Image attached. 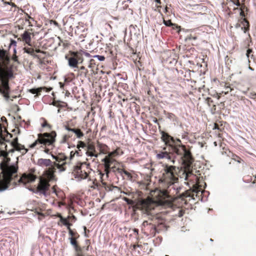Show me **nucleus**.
<instances>
[{"instance_id":"f257e3e1","label":"nucleus","mask_w":256,"mask_h":256,"mask_svg":"<svg viewBox=\"0 0 256 256\" xmlns=\"http://www.w3.org/2000/svg\"><path fill=\"white\" fill-rule=\"evenodd\" d=\"M162 166V176L159 182L160 186L164 189L156 190L153 200L148 198L142 200L140 204L142 209L148 212L154 209L155 204L170 206L174 198H180L184 200L185 198L190 197L194 199V196L200 197L202 196V190L198 184H194L192 189L179 194L181 188H176L175 185L178 180V168L168 164H164Z\"/></svg>"},{"instance_id":"f03ea898","label":"nucleus","mask_w":256,"mask_h":256,"mask_svg":"<svg viewBox=\"0 0 256 256\" xmlns=\"http://www.w3.org/2000/svg\"><path fill=\"white\" fill-rule=\"evenodd\" d=\"M161 134V138L168 147L169 152L166 151V147H164L162 150L159 151L156 154V158L159 160L164 158L170 160L174 164V160H172L171 154H176L181 156L185 170H190L194 162V158L190 150L182 144L180 140H174L173 137L164 131H162Z\"/></svg>"},{"instance_id":"7ed1b4c3","label":"nucleus","mask_w":256,"mask_h":256,"mask_svg":"<svg viewBox=\"0 0 256 256\" xmlns=\"http://www.w3.org/2000/svg\"><path fill=\"white\" fill-rule=\"evenodd\" d=\"M10 60L7 51L0 48V94L6 101L10 98L9 80L14 77V66H8Z\"/></svg>"},{"instance_id":"20e7f679","label":"nucleus","mask_w":256,"mask_h":256,"mask_svg":"<svg viewBox=\"0 0 256 256\" xmlns=\"http://www.w3.org/2000/svg\"><path fill=\"white\" fill-rule=\"evenodd\" d=\"M123 152L122 148L120 147H117L116 149L112 152L108 151L107 155L102 160L103 165L104 166V174H102L100 171L99 172L101 182L103 186L104 187L106 190H111L110 186L108 185L106 182H104L105 176L106 178L108 177V174L110 172H114L116 170V164L118 163L116 160V158L123 154Z\"/></svg>"},{"instance_id":"39448f33","label":"nucleus","mask_w":256,"mask_h":256,"mask_svg":"<svg viewBox=\"0 0 256 256\" xmlns=\"http://www.w3.org/2000/svg\"><path fill=\"white\" fill-rule=\"evenodd\" d=\"M56 136V132L54 130L50 132L40 133L38 134L37 139L29 146V148H36L47 154H50L55 147Z\"/></svg>"},{"instance_id":"423d86ee","label":"nucleus","mask_w":256,"mask_h":256,"mask_svg":"<svg viewBox=\"0 0 256 256\" xmlns=\"http://www.w3.org/2000/svg\"><path fill=\"white\" fill-rule=\"evenodd\" d=\"M2 176L0 174V192L7 189L13 176H16L18 166L16 165L7 166L6 164L1 165Z\"/></svg>"},{"instance_id":"0eeeda50","label":"nucleus","mask_w":256,"mask_h":256,"mask_svg":"<svg viewBox=\"0 0 256 256\" xmlns=\"http://www.w3.org/2000/svg\"><path fill=\"white\" fill-rule=\"evenodd\" d=\"M92 170V169L89 162H78L73 167L72 174L74 178L78 180L86 178L91 180L89 175Z\"/></svg>"},{"instance_id":"6e6552de","label":"nucleus","mask_w":256,"mask_h":256,"mask_svg":"<svg viewBox=\"0 0 256 256\" xmlns=\"http://www.w3.org/2000/svg\"><path fill=\"white\" fill-rule=\"evenodd\" d=\"M65 58L72 68H78V64H82L84 60L82 54L80 52L70 51L68 54L66 55Z\"/></svg>"},{"instance_id":"1a4fd4ad","label":"nucleus","mask_w":256,"mask_h":256,"mask_svg":"<svg viewBox=\"0 0 256 256\" xmlns=\"http://www.w3.org/2000/svg\"><path fill=\"white\" fill-rule=\"evenodd\" d=\"M56 162H53L54 166L56 167L60 172H62L66 170L67 166L69 164L66 162L67 156L62 153L58 154L56 156H53Z\"/></svg>"},{"instance_id":"9d476101","label":"nucleus","mask_w":256,"mask_h":256,"mask_svg":"<svg viewBox=\"0 0 256 256\" xmlns=\"http://www.w3.org/2000/svg\"><path fill=\"white\" fill-rule=\"evenodd\" d=\"M50 182L46 178H40L38 186L36 188V192L44 195H46V192L49 190L50 184Z\"/></svg>"},{"instance_id":"9b49d317","label":"nucleus","mask_w":256,"mask_h":256,"mask_svg":"<svg viewBox=\"0 0 256 256\" xmlns=\"http://www.w3.org/2000/svg\"><path fill=\"white\" fill-rule=\"evenodd\" d=\"M54 166V165L52 164L51 166L48 167V168L44 170L43 176L42 177V178H46L48 182L56 180L54 173L57 168Z\"/></svg>"},{"instance_id":"f8f14e48","label":"nucleus","mask_w":256,"mask_h":256,"mask_svg":"<svg viewBox=\"0 0 256 256\" xmlns=\"http://www.w3.org/2000/svg\"><path fill=\"white\" fill-rule=\"evenodd\" d=\"M96 144H95L93 142H88L86 148V154L88 156L94 157L97 158L99 154L96 150Z\"/></svg>"},{"instance_id":"ddd939ff","label":"nucleus","mask_w":256,"mask_h":256,"mask_svg":"<svg viewBox=\"0 0 256 256\" xmlns=\"http://www.w3.org/2000/svg\"><path fill=\"white\" fill-rule=\"evenodd\" d=\"M32 34L28 30H24L19 37L18 35H16L15 36V38H17L18 41L23 42L24 44H26L29 46H32Z\"/></svg>"},{"instance_id":"4468645a","label":"nucleus","mask_w":256,"mask_h":256,"mask_svg":"<svg viewBox=\"0 0 256 256\" xmlns=\"http://www.w3.org/2000/svg\"><path fill=\"white\" fill-rule=\"evenodd\" d=\"M144 232L147 235L154 236L156 233V227L154 224H148L147 221L143 222Z\"/></svg>"},{"instance_id":"2eb2a0df","label":"nucleus","mask_w":256,"mask_h":256,"mask_svg":"<svg viewBox=\"0 0 256 256\" xmlns=\"http://www.w3.org/2000/svg\"><path fill=\"white\" fill-rule=\"evenodd\" d=\"M36 176L32 174H24L19 180V182L24 184L34 182L36 179Z\"/></svg>"},{"instance_id":"dca6fc26","label":"nucleus","mask_w":256,"mask_h":256,"mask_svg":"<svg viewBox=\"0 0 256 256\" xmlns=\"http://www.w3.org/2000/svg\"><path fill=\"white\" fill-rule=\"evenodd\" d=\"M96 146L99 150V152H98L99 154V155L100 154L107 155L108 153V151H110V148L108 145H106L105 144L102 143L98 140L96 141Z\"/></svg>"},{"instance_id":"f3484780","label":"nucleus","mask_w":256,"mask_h":256,"mask_svg":"<svg viewBox=\"0 0 256 256\" xmlns=\"http://www.w3.org/2000/svg\"><path fill=\"white\" fill-rule=\"evenodd\" d=\"M6 136H4L2 134V124H0V144L2 146L4 145V148L6 150L7 145L6 144V142H9L10 139L12 138V134L8 132L6 130Z\"/></svg>"},{"instance_id":"a211bd4d","label":"nucleus","mask_w":256,"mask_h":256,"mask_svg":"<svg viewBox=\"0 0 256 256\" xmlns=\"http://www.w3.org/2000/svg\"><path fill=\"white\" fill-rule=\"evenodd\" d=\"M0 156H3L4 157V162L0 164V166L2 164H6L7 166H8V162H9L10 160V158H8V152H7V149H5L4 145H2L0 144Z\"/></svg>"},{"instance_id":"6ab92c4d","label":"nucleus","mask_w":256,"mask_h":256,"mask_svg":"<svg viewBox=\"0 0 256 256\" xmlns=\"http://www.w3.org/2000/svg\"><path fill=\"white\" fill-rule=\"evenodd\" d=\"M114 172H117L118 174L121 175L123 178H124L125 176L126 177L128 180H131L132 178V174L122 168H116V170Z\"/></svg>"},{"instance_id":"aec40b11","label":"nucleus","mask_w":256,"mask_h":256,"mask_svg":"<svg viewBox=\"0 0 256 256\" xmlns=\"http://www.w3.org/2000/svg\"><path fill=\"white\" fill-rule=\"evenodd\" d=\"M88 76V70L84 66H82L78 70L77 77L84 78Z\"/></svg>"},{"instance_id":"412c9836","label":"nucleus","mask_w":256,"mask_h":256,"mask_svg":"<svg viewBox=\"0 0 256 256\" xmlns=\"http://www.w3.org/2000/svg\"><path fill=\"white\" fill-rule=\"evenodd\" d=\"M46 90V92H50L52 90V88H48L46 87H40L38 88H32L28 90V92L32 94H36L34 96L40 95L42 90Z\"/></svg>"},{"instance_id":"4be33fe9","label":"nucleus","mask_w":256,"mask_h":256,"mask_svg":"<svg viewBox=\"0 0 256 256\" xmlns=\"http://www.w3.org/2000/svg\"><path fill=\"white\" fill-rule=\"evenodd\" d=\"M38 164L41 166H51L53 164L50 159L40 158L38 160Z\"/></svg>"},{"instance_id":"5701e85b","label":"nucleus","mask_w":256,"mask_h":256,"mask_svg":"<svg viewBox=\"0 0 256 256\" xmlns=\"http://www.w3.org/2000/svg\"><path fill=\"white\" fill-rule=\"evenodd\" d=\"M22 22L24 21L26 22H28L29 26H33L36 23L34 18L30 16L28 14H26L24 18L22 19Z\"/></svg>"},{"instance_id":"b1692460","label":"nucleus","mask_w":256,"mask_h":256,"mask_svg":"<svg viewBox=\"0 0 256 256\" xmlns=\"http://www.w3.org/2000/svg\"><path fill=\"white\" fill-rule=\"evenodd\" d=\"M23 50L24 51V52L27 53L34 58H39L40 57L38 55H36L34 53V50L32 48H29V47H24L23 48Z\"/></svg>"},{"instance_id":"393cba45","label":"nucleus","mask_w":256,"mask_h":256,"mask_svg":"<svg viewBox=\"0 0 256 256\" xmlns=\"http://www.w3.org/2000/svg\"><path fill=\"white\" fill-rule=\"evenodd\" d=\"M72 136V134H64L60 140V144H68L70 138Z\"/></svg>"},{"instance_id":"a878e982","label":"nucleus","mask_w":256,"mask_h":256,"mask_svg":"<svg viewBox=\"0 0 256 256\" xmlns=\"http://www.w3.org/2000/svg\"><path fill=\"white\" fill-rule=\"evenodd\" d=\"M16 150L19 151L21 152L22 154H25L28 152V149L26 148L24 145H22L20 144L16 145V146L14 148Z\"/></svg>"},{"instance_id":"bb28decb","label":"nucleus","mask_w":256,"mask_h":256,"mask_svg":"<svg viewBox=\"0 0 256 256\" xmlns=\"http://www.w3.org/2000/svg\"><path fill=\"white\" fill-rule=\"evenodd\" d=\"M90 245V240H85V246L82 247H81L80 246V249L82 250V252L84 254L86 252L88 251Z\"/></svg>"},{"instance_id":"cd10ccee","label":"nucleus","mask_w":256,"mask_h":256,"mask_svg":"<svg viewBox=\"0 0 256 256\" xmlns=\"http://www.w3.org/2000/svg\"><path fill=\"white\" fill-rule=\"evenodd\" d=\"M241 23L244 26V28H242V29L244 30V32H246L249 30L250 24L246 18H242Z\"/></svg>"},{"instance_id":"c85d7f7f","label":"nucleus","mask_w":256,"mask_h":256,"mask_svg":"<svg viewBox=\"0 0 256 256\" xmlns=\"http://www.w3.org/2000/svg\"><path fill=\"white\" fill-rule=\"evenodd\" d=\"M70 244L74 246L75 250H80V246L78 244L77 238H70Z\"/></svg>"},{"instance_id":"c756f323","label":"nucleus","mask_w":256,"mask_h":256,"mask_svg":"<svg viewBox=\"0 0 256 256\" xmlns=\"http://www.w3.org/2000/svg\"><path fill=\"white\" fill-rule=\"evenodd\" d=\"M68 234L71 236L70 238H78L80 237L79 234L77 232L76 230H72L68 228Z\"/></svg>"},{"instance_id":"7c9ffc66","label":"nucleus","mask_w":256,"mask_h":256,"mask_svg":"<svg viewBox=\"0 0 256 256\" xmlns=\"http://www.w3.org/2000/svg\"><path fill=\"white\" fill-rule=\"evenodd\" d=\"M72 132H74L78 138H81L84 136V133L79 128H74Z\"/></svg>"},{"instance_id":"2f4dec72","label":"nucleus","mask_w":256,"mask_h":256,"mask_svg":"<svg viewBox=\"0 0 256 256\" xmlns=\"http://www.w3.org/2000/svg\"><path fill=\"white\" fill-rule=\"evenodd\" d=\"M52 192L55 193L56 194L59 198H63L64 193L60 190H56V186H54L52 188Z\"/></svg>"},{"instance_id":"473e14b6","label":"nucleus","mask_w":256,"mask_h":256,"mask_svg":"<svg viewBox=\"0 0 256 256\" xmlns=\"http://www.w3.org/2000/svg\"><path fill=\"white\" fill-rule=\"evenodd\" d=\"M156 2L157 3V4L156 5V8L154 10L156 11H157L158 13L160 14L162 16H163V14L161 12L160 8H162V6L160 5L161 4V0H155Z\"/></svg>"},{"instance_id":"72a5a7b5","label":"nucleus","mask_w":256,"mask_h":256,"mask_svg":"<svg viewBox=\"0 0 256 256\" xmlns=\"http://www.w3.org/2000/svg\"><path fill=\"white\" fill-rule=\"evenodd\" d=\"M97 65L98 64H96L94 59H91L90 60L88 67L92 68V73H94V68L96 67Z\"/></svg>"},{"instance_id":"f704fd0d","label":"nucleus","mask_w":256,"mask_h":256,"mask_svg":"<svg viewBox=\"0 0 256 256\" xmlns=\"http://www.w3.org/2000/svg\"><path fill=\"white\" fill-rule=\"evenodd\" d=\"M68 218H62L61 220H60L58 222V224L59 226H66V224H68Z\"/></svg>"},{"instance_id":"c9c22d12","label":"nucleus","mask_w":256,"mask_h":256,"mask_svg":"<svg viewBox=\"0 0 256 256\" xmlns=\"http://www.w3.org/2000/svg\"><path fill=\"white\" fill-rule=\"evenodd\" d=\"M87 144H88V142L86 143L80 140V141L78 142L76 148L78 149H80V148H86Z\"/></svg>"},{"instance_id":"e433bc0d","label":"nucleus","mask_w":256,"mask_h":256,"mask_svg":"<svg viewBox=\"0 0 256 256\" xmlns=\"http://www.w3.org/2000/svg\"><path fill=\"white\" fill-rule=\"evenodd\" d=\"M75 76L74 73H70V76L65 78H64V82H70L74 78Z\"/></svg>"},{"instance_id":"4c0bfd02","label":"nucleus","mask_w":256,"mask_h":256,"mask_svg":"<svg viewBox=\"0 0 256 256\" xmlns=\"http://www.w3.org/2000/svg\"><path fill=\"white\" fill-rule=\"evenodd\" d=\"M162 18H163V22H164V24L166 26H175L174 24H172L171 22V20H166L164 18L163 16H162Z\"/></svg>"},{"instance_id":"58836bf2","label":"nucleus","mask_w":256,"mask_h":256,"mask_svg":"<svg viewBox=\"0 0 256 256\" xmlns=\"http://www.w3.org/2000/svg\"><path fill=\"white\" fill-rule=\"evenodd\" d=\"M196 38H197V36L195 34H188L186 36V39L188 40H196Z\"/></svg>"},{"instance_id":"ea45409f","label":"nucleus","mask_w":256,"mask_h":256,"mask_svg":"<svg viewBox=\"0 0 256 256\" xmlns=\"http://www.w3.org/2000/svg\"><path fill=\"white\" fill-rule=\"evenodd\" d=\"M42 127H48L49 130H51L52 128V126L48 123L47 121L44 120V122L42 124Z\"/></svg>"},{"instance_id":"a19ab883","label":"nucleus","mask_w":256,"mask_h":256,"mask_svg":"<svg viewBox=\"0 0 256 256\" xmlns=\"http://www.w3.org/2000/svg\"><path fill=\"white\" fill-rule=\"evenodd\" d=\"M19 143L18 142V137L15 138L11 142V145L12 146L13 148L16 146V145L18 144Z\"/></svg>"},{"instance_id":"79ce46f5","label":"nucleus","mask_w":256,"mask_h":256,"mask_svg":"<svg viewBox=\"0 0 256 256\" xmlns=\"http://www.w3.org/2000/svg\"><path fill=\"white\" fill-rule=\"evenodd\" d=\"M206 100L208 104L210 107L212 106V104H214L213 100L210 98H207Z\"/></svg>"},{"instance_id":"37998d69","label":"nucleus","mask_w":256,"mask_h":256,"mask_svg":"<svg viewBox=\"0 0 256 256\" xmlns=\"http://www.w3.org/2000/svg\"><path fill=\"white\" fill-rule=\"evenodd\" d=\"M68 218L69 221L71 222H74L76 220V216H68Z\"/></svg>"},{"instance_id":"c03bdc74","label":"nucleus","mask_w":256,"mask_h":256,"mask_svg":"<svg viewBox=\"0 0 256 256\" xmlns=\"http://www.w3.org/2000/svg\"><path fill=\"white\" fill-rule=\"evenodd\" d=\"M64 128L66 130H68V132H72V130H74L73 128H71L69 125V124H66L64 126Z\"/></svg>"},{"instance_id":"a18cd8bd","label":"nucleus","mask_w":256,"mask_h":256,"mask_svg":"<svg viewBox=\"0 0 256 256\" xmlns=\"http://www.w3.org/2000/svg\"><path fill=\"white\" fill-rule=\"evenodd\" d=\"M112 45L111 44H106V50L110 52V53L112 54Z\"/></svg>"},{"instance_id":"49530a36","label":"nucleus","mask_w":256,"mask_h":256,"mask_svg":"<svg viewBox=\"0 0 256 256\" xmlns=\"http://www.w3.org/2000/svg\"><path fill=\"white\" fill-rule=\"evenodd\" d=\"M61 42L62 44V46L64 48L68 47L70 46V44L66 40L61 41Z\"/></svg>"},{"instance_id":"de8ad7c7","label":"nucleus","mask_w":256,"mask_h":256,"mask_svg":"<svg viewBox=\"0 0 256 256\" xmlns=\"http://www.w3.org/2000/svg\"><path fill=\"white\" fill-rule=\"evenodd\" d=\"M12 60L14 61L18 62L19 63V62L18 61V56L16 55V50H14V54L12 56Z\"/></svg>"},{"instance_id":"09e8293b","label":"nucleus","mask_w":256,"mask_h":256,"mask_svg":"<svg viewBox=\"0 0 256 256\" xmlns=\"http://www.w3.org/2000/svg\"><path fill=\"white\" fill-rule=\"evenodd\" d=\"M224 144H224H222V143H221L220 144V146L222 147V154H226L227 148H226L224 146H223Z\"/></svg>"},{"instance_id":"8fccbe9b","label":"nucleus","mask_w":256,"mask_h":256,"mask_svg":"<svg viewBox=\"0 0 256 256\" xmlns=\"http://www.w3.org/2000/svg\"><path fill=\"white\" fill-rule=\"evenodd\" d=\"M60 101L54 100L52 102V104L57 107H61V106L60 105Z\"/></svg>"},{"instance_id":"3c124183","label":"nucleus","mask_w":256,"mask_h":256,"mask_svg":"<svg viewBox=\"0 0 256 256\" xmlns=\"http://www.w3.org/2000/svg\"><path fill=\"white\" fill-rule=\"evenodd\" d=\"M94 58H97L99 60H100V61L104 60L105 59L104 56H98V55L96 56H94Z\"/></svg>"},{"instance_id":"603ef678","label":"nucleus","mask_w":256,"mask_h":256,"mask_svg":"<svg viewBox=\"0 0 256 256\" xmlns=\"http://www.w3.org/2000/svg\"><path fill=\"white\" fill-rule=\"evenodd\" d=\"M226 92H225V94H226L228 93L229 92H231L232 90V88H231L230 86H227L226 87Z\"/></svg>"},{"instance_id":"864d4df0","label":"nucleus","mask_w":256,"mask_h":256,"mask_svg":"<svg viewBox=\"0 0 256 256\" xmlns=\"http://www.w3.org/2000/svg\"><path fill=\"white\" fill-rule=\"evenodd\" d=\"M211 107V111L212 114L215 113L216 110V106L214 104H212V106Z\"/></svg>"},{"instance_id":"5fc2aeb1","label":"nucleus","mask_w":256,"mask_h":256,"mask_svg":"<svg viewBox=\"0 0 256 256\" xmlns=\"http://www.w3.org/2000/svg\"><path fill=\"white\" fill-rule=\"evenodd\" d=\"M76 251L77 252V256H84V254L82 252V250H80H80H76Z\"/></svg>"},{"instance_id":"6e6d98bb","label":"nucleus","mask_w":256,"mask_h":256,"mask_svg":"<svg viewBox=\"0 0 256 256\" xmlns=\"http://www.w3.org/2000/svg\"><path fill=\"white\" fill-rule=\"evenodd\" d=\"M93 184H94V186H91L92 188L95 189L96 188H97L98 186V184L97 182H96V180H94L93 181Z\"/></svg>"},{"instance_id":"4d7b16f0","label":"nucleus","mask_w":256,"mask_h":256,"mask_svg":"<svg viewBox=\"0 0 256 256\" xmlns=\"http://www.w3.org/2000/svg\"><path fill=\"white\" fill-rule=\"evenodd\" d=\"M136 66L138 68L139 70H141L142 68L140 66H142V63L139 60L138 62V63H136Z\"/></svg>"},{"instance_id":"13d9d810","label":"nucleus","mask_w":256,"mask_h":256,"mask_svg":"<svg viewBox=\"0 0 256 256\" xmlns=\"http://www.w3.org/2000/svg\"><path fill=\"white\" fill-rule=\"evenodd\" d=\"M252 52V49H250V48H248V50H247V52H246V56L248 58H249L250 56V54Z\"/></svg>"},{"instance_id":"bf43d9fd","label":"nucleus","mask_w":256,"mask_h":256,"mask_svg":"<svg viewBox=\"0 0 256 256\" xmlns=\"http://www.w3.org/2000/svg\"><path fill=\"white\" fill-rule=\"evenodd\" d=\"M72 226V222H70L69 220L68 221V224H66L65 226L67 227V229L68 230V228H71L70 226Z\"/></svg>"},{"instance_id":"052dcab7","label":"nucleus","mask_w":256,"mask_h":256,"mask_svg":"<svg viewBox=\"0 0 256 256\" xmlns=\"http://www.w3.org/2000/svg\"><path fill=\"white\" fill-rule=\"evenodd\" d=\"M124 200L127 202L128 204H132L133 202L132 200H130L128 199V198H124Z\"/></svg>"},{"instance_id":"680f3d73","label":"nucleus","mask_w":256,"mask_h":256,"mask_svg":"<svg viewBox=\"0 0 256 256\" xmlns=\"http://www.w3.org/2000/svg\"><path fill=\"white\" fill-rule=\"evenodd\" d=\"M242 10L244 12L245 10L247 11L248 9L245 5L243 4L240 7V10Z\"/></svg>"},{"instance_id":"e2e57ef3","label":"nucleus","mask_w":256,"mask_h":256,"mask_svg":"<svg viewBox=\"0 0 256 256\" xmlns=\"http://www.w3.org/2000/svg\"><path fill=\"white\" fill-rule=\"evenodd\" d=\"M76 152V154L77 156H80V155H81V153H82V152H81V150H80V149H78V150H76V151H75V152Z\"/></svg>"},{"instance_id":"0e129e2a","label":"nucleus","mask_w":256,"mask_h":256,"mask_svg":"<svg viewBox=\"0 0 256 256\" xmlns=\"http://www.w3.org/2000/svg\"><path fill=\"white\" fill-rule=\"evenodd\" d=\"M240 16H242V17H244V18L246 16L244 12V10H242L240 12Z\"/></svg>"},{"instance_id":"69168bd1","label":"nucleus","mask_w":256,"mask_h":256,"mask_svg":"<svg viewBox=\"0 0 256 256\" xmlns=\"http://www.w3.org/2000/svg\"><path fill=\"white\" fill-rule=\"evenodd\" d=\"M56 216L60 218V220H61L62 218H63V216H62V214H60V213H58L56 215Z\"/></svg>"},{"instance_id":"338daca9","label":"nucleus","mask_w":256,"mask_h":256,"mask_svg":"<svg viewBox=\"0 0 256 256\" xmlns=\"http://www.w3.org/2000/svg\"><path fill=\"white\" fill-rule=\"evenodd\" d=\"M76 154V152H74L73 151H72L70 153V158H72Z\"/></svg>"},{"instance_id":"774afa93","label":"nucleus","mask_w":256,"mask_h":256,"mask_svg":"<svg viewBox=\"0 0 256 256\" xmlns=\"http://www.w3.org/2000/svg\"><path fill=\"white\" fill-rule=\"evenodd\" d=\"M36 52L37 53H44V52H42V50H40V49H36V50H34V52Z\"/></svg>"}]
</instances>
